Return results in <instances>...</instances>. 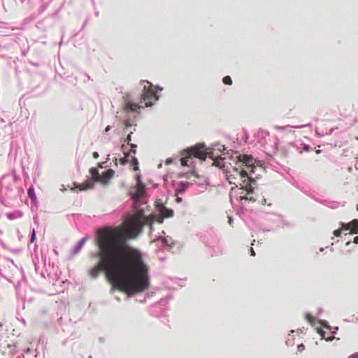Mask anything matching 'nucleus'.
Here are the masks:
<instances>
[{
	"label": "nucleus",
	"instance_id": "obj_1",
	"mask_svg": "<svg viewBox=\"0 0 358 358\" xmlns=\"http://www.w3.org/2000/svg\"><path fill=\"white\" fill-rule=\"evenodd\" d=\"M134 221L129 220L124 224L97 231L99 262L90 271L93 278L104 271L114 288L129 296L150 287L149 269L141 252L127 244L139 236L140 227Z\"/></svg>",
	"mask_w": 358,
	"mask_h": 358
},
{
	"label": "nucleus",
	"instance_id": "obj_2",
	"mask_svg": "<svg viewBox=\"0 0 358 358\" xmlns=\"http://www.w3.org/2000/svg\"><path fill=\"white\" fill-rule=\"evenodd\" d=\"M182 158L180 164L182 166H190L191 160L193 157L201 160H205L207 157L213 159V164L217 167L223 169L226 172L227 178L230 184H234L236 187L240 186L241 189H247L250 186V182L254 180L252 178L245 168L237 166L232 167L231 170L227 164L231 165L226 157H216L213 159L211 149L206 148L203 144H197L194 146L187 148L181 152Z\"/></svg>",
	"mask_w": 358,
	"mask_h": 358
},
{
	"label": "nucleus",
	"instance_id": "obj_3",
	"mask_svg": "<svg viewBox=\"0 0 358 358\" xmlns=\"http://www.w3.org/2000/svg\"><path fill=\"white\" fill-rule=\"evenodd\" d=\"M160 216L155 214H151L148 216H146L145 215L143 209H138L134 213L129 214L125 216L124 221L121 224H124L129 220H135L134 223H136L137 227H140V235L143 231V227L148 226L150 227V230L152 231V225L155 222L162 223L164 218L171 217L173 215V211L171 209H168L163 206L160 210Z\"/></svg>",
	"mask_w": 358,
	"mask_h": 358
},
{
	"label": "nucleus",
	"instance_id": "obj_4",
	"mask_svg": "<svg viewBox=\"0 0 358 358\" xmlns=\"http://www.w3.org/2000/svg\"><path fill=\"white\" fill-rule=\"evenodd\" d=\"M142 83H144V86L141 94V103L143 102L147 107L150 106L152 101L157 99L156 92L151 83L143 80Z\"/></svg>",
	"mask_w": 358,
	"mask_h": 358
},
{
	"label": "nucleus",
	"instance_id": "obj_5",
	"mask_svg": "<svg viewBox=\"0 0 358 358\" xmlns=\"http://www.w3.org/2000/svg\"><path fill=\"white\" fill-rule=\"evenodd\" d=\"M253 164L252 157L251 156L244 155H238L236 157L235 164L237 166L245 168V169L248 171V173L252 176L255 172V169H256Z\"/></svg>",
	"mask_w": 358,
	"mask_h": 358
},
{
	"label": "nucleus",
	"instance_id": "obj_6",
	"mask_svg": "<svg viewBox=\"0 0 358 358\" xmlns=\"http://www.w3.org/2000/svg\"><path fill=\"white\" fill-rule=\"evenodd\" d=\"M342 229L350 231L351 234H357L358 232V220L354 219L348 223H341Z\"/></svg>",
	"mask_w": 358,
	"mask_h": 358
},
{
	"label": "nucleus",
	"instance_id": "obj_7",
	"mask_svg": "<svg viewBox=\"0 0 358 358\" xmlns=\"http://www.w3.org/2000/svg\"><path fill=\"white\" fill-rule=\"evenodd\" d=\"M131 162V164L134 166V170H138V162L136 157L134 156H131L129 152L125 153L124 159H122V163L124 164L126 162Z\"/></svg>",
	"mask_w": 358,
	"mask_h": 358
},
{
	"label": "nucleus",
	"instance_id": "obj_8",
	"mask_svg": "<svg viewBox=\"0 0 358 358\" xmlns=\"http://www.w3.org/2000/svg\"><path fill=\"white\" fill-rule=\"evenodd\" d=\"M114 175V171L112 169H108L106 171H103L100 176L99 181L102 182H106L108 180L113 178Z\"/></svg>",
	"mask_w": 358,
	"mask_h": 358
},
{
	"label": "nucleus",
	"instance_id": "obj_9",
	"mask_svg": "<svg viewBox=\"0 0 358 358\" xmlns=\"http://www.w3.org/2000/svg\"><path fill=\"white\" fill-rule=\"evenodd\" d=\"M140 108L141 106L138 103H132L129 100L125 103L124 109L127 111L135 112Z\"/></svg>",
	"mask_w": 358,
	"mask_h": 358
},
{
	"label": "nucleus",
	"instance_id": "obj_10",
	"mask_svg": "<svg viewBox=\"0 0 358 358\" xmlns=\"http://www.w3.org/2000/svg\"><path fill=\"white\" fill-rule=\"evenodd\" d=\"M247 193H246V195L245 196H241L240 198L241 200H246V201H255V199H253L252 196H249L251 194H252L253 192V190L251 187V185L250 187H248V189H244Z\"/></svg>",
	"mask_w": 358,
	"mask_h": 358
},
{
	"label": "nucleus",
	"instance_id": "obj_11",
	"mask_svg": "<svg viewBox=\"0 0 358 358\" xmlns=\"http://www.w3.org/2000/svg\"><path fill=\"white\" fill-rule=\"evenodd\" d=\"M132 132H130V134H128L125 141L127 142V143L128 145H129L131 146V152H132L133 154H136V148H137V145L136 144H133V143H131V135Z\"/></svg>",
	"mask_w": 358,
	"mask_h": 358
},
{
	"label": "nucleus",
	"instance_id": "obj_12",
	"mask_svg": "<svg viewBox=\"0 0 358 358\" xmlns=\"http://www.w3.org/2000/svg\"><path fill=\"white\" fill-rule=\"evenodd\" d=\"M305 126H306V124L295 125V126L286 125V126H283V127L275 125V126H274V129L278 131H281V130H284V129H286L287 128H289V127L300 129V128L304 127Z\"/></svg>",
	"mask_w": 358,
	"mask_h": 358
},
{
	"label": "nucleus",
	"instance_id": "obj_13",
	"mask_svg": "<svg viewBox=\"0 0 358 358\" xmlns=\"http://www.w3.org/2000/svg\"><path fill=\"white\" fill-rule=\"evenodd\" d=\"M90 173H91L92 179L94 181H99L100 176H99L98 170L96 169H95V168L90 169Z\"/></svg>",
	"mask_w": 358,
	"mask_h": 358
},
{
	"label": "nucleus",
	"instance_id": "obj_14",
	"mask_svg": "<svg viewBox=\"0 0 358 358\" xmlns=\"http://www.w3.org/2000/svg\"><path fill=\"white\" fill-rule=\"evenodd\" d=\"M93 183L92 182H86L85 183H83L82 185H80V190H85L87 189H90L92 187Z\"/></svg>",
	"mask_w": 358,
	"mask_h": 358
},
{
	"label": "nucleus",
	"instance_id": "obj_15",
	"mask_svg": "<svg viewBox=\"0 0 358 358\" xmlns=\"http://www.w3.org/2000/svg\"><path fill=\"white\" fill-rule=\"evenodd\" d=\"M28 196H29V198L31 199V200H35L36 199V195H35V193H34V188L33 187H30L29 189H28Z\"/></svg>",
	"mask_w": 358,
	"mask_h": 358
},
{
	"label": "nucleus",
	"instance_id": "obj_16",
	"mask_svg": "<svg viewBox=\"0 0 358 358\" xmlns=\"http://www.w3.org/2000/svg\"><path fill=\"white\" fill-rule=\"evenodd\" d=\"M84 242H85V240L84 239H82L79 243L77 245V246L75 248V253H78L80 252V250H81V248H83V245H84Z\"/></svg>",
	"mask_w": 358,
	"mask_h": 358
},
{
	"label": "nucleus",
	"instance_id": "obj_17",
	"mask_svg": "<svg viewBox=\"0 0 358 358\" xmlns=\"http://www.w3.org/2000/svg\"><path fill=\"white\" fill-rule=\"evenodd\" d=\"M222 81L224 84L231 85L232 84V80L230 76H227L223 78Z\"/></svg>",
	"mask_w": 358,
	"mask_h": 358
},
{
	"label": "nucleus",
	"instance_id": "obj_18",
	"mask_svg": "<svg viewBox=\"0 0 358 358\" xmlns=\"http://www.w3.org/2000/svg\"><path fill=\"white\" fill-rule=\"evenodd\" d=\"M317 332L321 336V337L322 338H325L327 341H331L332 339L331 337H330V338H325V332L322 329H318Z\"/></svg>",
	"mask_w": 358,
	"mask_h": 358
},
{
	"label": "nucleus",
	"instance_id": "obj_19",
	"mask_svg": "<svg viewBox=\"0 0 358 358\" xmlns=\"http://www.w3.org/2000/svg\"><path fill=\"white\" fill-rule=\"evenodd\" d=\"M343 231V230L342 229V227H341V229H337V230H335V231H334V234L336 236L338 237V236H341V233H342V231Z\"/></svg>",
	"mask_w": 358,
	"mask_h": 358
},
{
	"label": "nucleus",
	"instance_id": "obj_20",
	"mask_svg": "<svg viewBox=\"0 0 358 358\" xmlns=\"http://www.w3.org/2000/svg\"><path fill=\"white\" fill-rule=\"evenodd\" d=\"M303 150L305 151V152H308L310 150V146L308 145H303Z\"/></svg>",
	"mask_w": 358,
	"mask_h": 358
},
{
	"label": "nucleus",
	"instance_id": "obj_21",
	"mask_svg": "<svg viewBox=\"0 0 358 358\" xmlns=\"http://www.w3.org/2000/svg\"><path fill=\"white\" fill-rule=\"evenodd\" d=\"M304 349H305V346H304V345H303V344H300V345H298V350H299V351H302V350H303Z\"/></svg>",
	"mask_w": 358,
	"mask_h": 358
},
{
	"label": "nucleus",
	"instance_id": "obj_22",
	"mask_svg": "<svg viewBox=\"0 0 358 358\" xmlns=\"http://www.w3.org/2000/svg\"><path fill=\"white\" fill-rule=\"evenodd\" d=\"M348 358H358V352L351 355Z\"/></svg>",
	"mask_w": 358,
	"mask_h": 358
},
{
	"label": "nucleus",
	"instance_id": "obj_23",
	"mask_svg": "<svg viewBox=\"0 0 358 358\" xmlns=\"http://www.w3.org/2000/svg\"><path fill=\"white\" fill-rule=\"evenodd\" d=\"M34 238H35V231L34 230L33 233H32L31 238V242H34Z\"/></svg>",
	"mask_w": 358,
	"mask_h": 358
},
{
	"label": "nucleus",
	"instance_id": "obj_24",
	"mask_svg": "<svg viewBox=\"0 0 358 358\" xmlns=\"http://www.w3.org/2000/svg\"><path fill=\"white\" fill-rule=\"evenodd\" d=\"M353 243L355 244H358V236H355L353 239Z\"/></svg>",
	"mask_w": 358,
	"mask_h": 358
},
{
	"label": "nucleus",
	"instance_id": "obj_25",
	"mask_svg": "<svg viewBox=\"0 0 358 358\" xmlns=\"http://www.w3.org/2000/svg\"><path fill=\"white\" fill-rule=\"evenodd\" d=\"M306 317L309 322H313V317L310 315H306Z\"/></svg>",
	"mask_w": 358,
	"mask_h": 358
},
{
	"label": "nucleus",
	"instance_id": "obj_26",
	"mask_svg": "<svg viewBox=\"0 0 358 358\" xmlns=\"http://www.w3.org/2000/svg\"><path fill=\"white\" fill-rule=\"evenodd\" d=\"M250 253H251L252 256H255V251H254L252 248H251V249H250Z\"/></svg>",
	"mask_w": 358,
	"mask_h": 358
},
{
	"label": "nucleus",
	"instance_id": "obj_27",
	"mask_svg": "<svg viewBox=\"0 0 358 358\" xmlns=\"http://www.w3.org/2000/svg\"><path fill=\"white\" fill-rule=\"evenodd\" d=\"M141 193H142V192H141V189H138V192H137L138 196H141Z\"/></svg>",
	"mask_w": 358,
	"mask_h": 358
},
{
	"label": "nucleus",
	"instance_id": "obj_28",
	"mask_svg": "<svg viewBox=\"0 0 358 358\" xmlns=\"http://www.w3.org/2000/svg\"><path fill=\"white\" fill-rule=\"evenodd\" d=\"M110 129V126H107L106 128L105 129V131H108Z\"/></svg>",
	"mask_w": 358,
	"mask_h": 358
},
{
	"label": "nucleus",
	"instance_id": "obj_29",
	"mask_svg": "<svg viewBox=\"0 0 358 358\" xmlns=\"http://www.w3.org/2000/svg\"><path fill=\"white\" fill-rule=\"evenodd\" d=\"M93 156L94 158H96L98 157V153L97 152H94L93 153Z\"/></svg>",
	"mask_w": 358,
	"mask_h": 358
},
{
	"label": "nucleus",
	"instance_id": "obj_30",
	"mask_svg": "<svg viewBox=\"0 0 358 358\" xmlns=\"http://www.w3.org/2000/svg\"><path fill=\"white\" fill-rule=\"evenodd\" d=\"M320 152V150H316V153H317V154H319Z\"/></svg>",
	"mask_w": 358,
	"mask_h": 358
},
{
	"label": "nucleus",
	"instance_id": "obj_31",
	"mask_svg": "<svg viewBox=\"0 0 358 358\" xmlns=\"http://www.w3.org/2000/svg\"><path fill=\"white\" fill-rule=\"evenodd\" d=\"M126 127L129 126V124L127 122L125 123Z\"/></svg>",
	"mask_w": 358,
	"mask_h": 358
},
{
	"label": "nucleus",
	"instance_id": "obj_32",
	"mask_svg": "<svg viewBox=\"0 0 358 358\" xmlns=\"http://www.w3.org/2000/svg\"><path fill=\"white\" fill-rule=\"evenodd\" d=\"M357 234H358V232H357Z\"/></svg>",
	"mask_w": 358,
	"mask_h": 358
}]
</instances>
